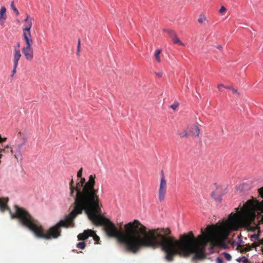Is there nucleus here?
<instances>
[{"label": "nucleus", "instance_id": "nucleus-5", "mask_svg": "<svg viewBox=\"0 0 263 263\" xmlns=\"http://www.w3.org/2000/svg\"><path fill=\"white\" fill-rule=\"evenodd\" d=\"M23 40L26 44V46L22 48V52L27 60L31 61L33 58V50L32 47L33 43V40Z\"/></svg>", "mask_w": 263, "mask_h": 263}, {"label": "nucleus", "instance_id": "nucleus-37", "mask_svg": "<svg viewBox=\"0 0 263 263\" xmlns=\"http://www.w3.org/2000/svg\"><path fill=\"white\" fill-rule=\"evenodd\" d=\"M10 152H11V153H13V150H12V149H10Z\"/></svg>", "mask_w": 263, "mask_h": 263}, {"label": "nucleus", "instance_id": "nucleus-8", "mask_svg": "<svg viewBox=\"0 0 263 263\" xmlns=\"http://www.w3.org/2000/svg\"><path fill=\"white\" fill-rule=\"evenodd\" d=\"M32 22L26 23L25 27L23 29V39L32 40L30 30L32 27Z\"/></svg>", "mask_w": 263, "mask_h": 263}, {"label": "nucleus", "instance_id": "nucleus-14", "mask_svg": "<svg viewBox=\"0 0 263 263\" xmlns=\"http://www.w3.org/2000/svg\"><path fill=\"white\" fill-rule=\"evenodd\" d=\"M236 261L239 262H242L243 263H250L249 259L245 256L237 258Z\"/></svg>", "mask_w": 263, "mask_h": 263}, {"label": "nucleus", "instance_id": "nucleus-13", "mask_svg": "<svg viewBox=\"0 0 263 263\" xmlns=\"http://www.w3.org/2000/svg\"><path fill=\"white\" fill-rule=\"evenodd\" d=\"M161 52H162L161 49H158L155 51V54H154L155 58L156 60L157 61V62L158 63H160L161 62V58L160 56V54L161 53Z\"/></svg>", "mask_w": 263, "mask_h": 263}, {"label": "nucleus", "instance_id": "nucleus-4", "mask_svg": "<svg viewBox=\"0 0 263 263\" xmlns=\"http://www.w3.org/2000/svg\"><path fill=\"white\" fill-rule=\"evenodd\" d=\"M258 198H262L261 201L252 197V199L248 200L243 206L250 210V211H253L257 216L260 217L261 215H263V186L258 189Z\"/></svg>", "mask_w": 263, "mask_h": 263}, {"label": "nucleus", "instance_id": "nucleus-11", "mask_svg": "<svg viewBox=\"0 0 263 263\" xmlns=\"http://www.w3.org/2000/svg\"><path fill=\"white\" fill-rule=\"evenodd\" d=\"M21 57V52L19 49L14 48V58H13V62L14 64L18 65V61Z\"/></svg>", "mask_w": 263, "mask_h": 263}, {"label": "nucleus", "instance_id": "nucleus-15", "mask_svg": "<svg viewBox=\"0 0 263 263\" xmlns=\"http://www.w3.org/2000/svg\"><path fill=\"white\" fill-rule=\"evenodd\" d=\"M91 236L93 237V239L95 242V244L99 243V241H100V237L95 233L94 231L93 234H92Z\"/></svg>", "mask_w": 263, "mask_h": 263}, {"label": "nucleus", "instance_id": "nucleus-30", "mask_svg": "<svg viewBox=\"0 0 263 263\" xmlns=\"http://www.w3.org/2000/svg\"><path fill=\"white\" fill-rule=\"evenodd\" d=\"M18 65H15L14 64V67H13V69L12 70V77L16 73V68H17V67Z\"/></svg>", "mask_w": 263, "mask_h": 263}, {"label": "nucleus", "instance_id": "nucleus-36", "mask_svg": "<svg viewBox=\"0 0 263 263\" xmlns=\"http://www.w3.org/2000/svg\"><path fill=\"white\" fill-rule=\"evenodd\" d=\"M252 245L253 248H255L256 247V245L255 243H253Z\"/></svg>", "mask_w": 263, "mask_h": 263}, {"label": "nucleus", "instance_id": "nucleus-24", "mask_svg": "<svg viewBox=\"0 0 263 263\" xmlns=\"http://www.w3.org/2000/svg\"><path fill=\"white\" fill-rule=\"evenodd\" d=\"M205 20H206V17H204V16H200V17L198 20V22L199 23L202 24Z\"/></svg>", "mask_w": 263, "mask_h": 263}, {"label": "nucleus", "instance_id": "nucleus-17", "mask_svg": "<svg viewBox=\"0 0 263 263\" xmlns=\"http://www.w3.org/2000/svg\"><path fill=\"white\" fill-rule=\"evenodd\" d=\"M178 135L181 137V138H184V137H189V135H188V133H187V132L186 130H185L183 132H182V133H180V132H179L178 133Z\"/></svg>", "mask_w": 263, "mask_h": 263}, {"label": "nucleus", "instance_id": "nucleus-21", "mask_svg": "<svg viewBox=\"0 0 263 263\" xmlns=\"http://www.w3.org/2000/svg\"><path fill=\"white\" fill-rule=\"evenodd\" d=\"M11 8L12 9V10L14 12H15L16 15H19V12L17 10V9H16V8L15 7L14 4V2H11Z\"/></svg>", "mask_w": 263, "mask_h": 263}, {"label": "nucleus", "instance_id": "nucleus-19", "mask_svg": "<svg viewBox=\"0 0 263 263\" xmlns=\"http://www.w3.org/2000/svg\"><path fill=\"white\" fill-rule=\"evenodd\" d=\"M222 255L224 257V258L228 261H230L232 259L231 255L226 252H224L222 254Z\"/></svg>", "mask_w": 263, "mask_h": 263}, {"label": "nucleus", "instance_id": "nucleus-33", "mask_svg": "<svg viewBox=\"0 0 263 263\" xmlns=\"http://www.w3.org/2000/svg\"><path fill=\"white\" fill-rule=\"evenodd\" d=\"M156 74L159 78L162 77V72L156 73Z\"/></svg>", "mask_w": 263, "mask_h": 263}, {"label": "nucleus", "instance_id": "nucleus-22", "mask_svg": "<svg viewBox=\"0 0 263 263\" xmlns=\"http://www.w3.org/2000/svg\"><path fill=\"white\" fill-rule=\"evenodd\" d=\"M228 89H230L232 90V92L234 93V94H235L237 96H240V93L239 92L237 91V89L234 88L233 87H228Z\"/></svg>", "mask_w": 263, "mask_h": 263}, {"label": "nucleus", "instance_id": "nucleus-23", "mask_svg": "<svg viewBox=\"0 0 263 263\" xmlns=\"http://www.w3.org/2000/svg\"><path fill=\"white\" fill-rule=\"evenodd\" d=\"M33 18L30 17V16L29 14L26 15V17L24 20V22L25 23L29 22L30 21L32 22Z\"/></svg>", "mask_w": 263, "mask_h": 263}, {"label": "nucleus", "instance_id": "nucleus-29", "mask_svg": "<svg viewBox=\"0 0 263 263\" xmlns=\"http://www.w3.org/2000/svg\"><path fill=\"white\" fill-rule=\"evenodd\" d=\"M217 87L219 89V90L220 91H222V88H228L227 87H226L225 86H224L223 84H219L218 86H217Z\"/></svg>", "mask_w": 263, "mask_h": 263}, {"label": "nucleus", "instance_id": "nucleus-20", "mask_svg": "<svg viewBox=\"0 0 263 263\" xmlns=\"http://www.w3.org/2000/svg\"><path fill=\"white\" fill-rule=\"evenodd\" d=\"M179 103L178 102H174V103L170 106V108L175 110L179 106Z\"/></svg>", "mask_w": 263, "mask_h": 263}, {"label": "nucleus", "instance_id": "nucleus-35", "mask_svg": "<svg viewBox=\"0 0 263 263\" xmlns=\"http://www.w3.org/2000/svg\"><path fill=\"white\" fill-rule=\"evenodd\" d=\"M20 44L19 43H18L17 44V47H15V48H18V49H20Z\"/></svg>", "mask_w": 263, "mask_h": 263}, {"label": "nucleus", "instance_id": "nucleus-9", "mask_svg": "<svg viewBox=\"0 0 263 263\" xmlns=\"http://www.w3.org/2000/svg\"><path fill=\"white\" fill-rule=\"evenodd\" d=\"M93 233V231L91 230H85L83 233H80L78 236L79 240H84L91 236Z\"/></svg>", "mask_w": 263, "mask_h": 263}, {"label": "nucleus", "instance_id": "nucleus-1", "mask_svg": "<svg viewBox=\"0 0 263 263\" xmlns=\"http://www.w3.org/2000/svg\"><path fill=\"white\" fill-rule=\"evenodd\" d=\"M80 178L76 184L72 178L69 182L70 195L73 197L76 192L73 209L81 214L85 213L96 226H104L107 235L124 244L128 252L137 254L143 248H158L161 233L165 231L163 228L148 229L135 219L124 225V232L119 230L112 221L100 215L99 191L95 188L96 175H90L87 181L84 177Z\"/></svg>", "mask_w": 263, "mask_h": 263}, {"label": "nucleus", "instance_id": "nucleus-31", "mask_svg": "<svg viewBox=\"0 0 263 263\" xmlns=\"http://www.w3.org/2000/svg\"><path fill=\"white\" fill-rule=\"evenodd\" d=\"M23 145L24 144H21L17 146V151L19 153H21V150Z\"/></svg>", "mask_w": 263, "mask_h": 263}, {"label": "nucleus", "instance_id": "nucleus-28", "mask_svg": "<svg viewBox=\"0 0 263 263\" xmlns=\"http://www.w3.org/2000/svg\"><path fill=\"white\" fill-rule=\"evenodd\" d=\"M257 219H259V223L262 224L263 223V214L261 215L260 217L257 216Z\"/></svg>", "mask_w": 263, "mask_h": 263}, {"label": "nucleus", "instance_id": "nucleus-39", "mask_svg": "<svg viewBox=\"0 0 263 263\" xmlns=\"http://www.w3.org/2000/svg\"><path fill=\"white\" fill-rule=\"evenodd\" d=\"M262 254H263V249L262 250Z\"/></svg>", "mask_w": 263, "mask_h": 263}, {"label": "nucleus", "instance_id": "nucleus-38", "mask_svg": "<svg viewBox=\"0 0 263 263\" xmlns=\"http://www.w3.org/2000/svg\"><path fill=\"white\" fill-rule=\"evenodd\" d=\"M14 157H15V158H17V155H16V154H15V155H14Z\"/></svg>", "mask_w": 263, "mask_h": 263}, {"label": "nucleus", "instance_id": "nucleus-27", "mask_svg": "<svg viewBox=\"0 0 263 263\" xmlns=\"http://www.w3.org/2000/svg\"><path fill=\"white\" fill-rule=\"evenodd\" d=\"M82 173H83V168H81L77 173V177L78 178H81L82 177Z\"/></svg>", "mask_w": 263, "mask_h": 263}, {"label": "nucleus", "instance_id": "nucleus-32", "mask_svg": "<svg viewBox=\"0 0 263 263\" xmlns=\"http://www.w3.org/2000/svg\"><path fill=\"white\" fill-rule=\"evenodd\" d=\"M216 260H217V263H224L222 259L220 257H218L216 259Z\"/></svg>", "mask_w": 263, "mask_h": 263}, {"label": "nucleus", "instance_id": "nucleus-25", "mask_svg": "<svg viewBox=\"0 0 263 263\" xmlns=\"http://www.w3.org/2000/svg\"><path fill=\"white\" fill-rule=\"evenodd\" d=\"M80 48H81V41L80 39H79L78 46H77V54H79V53L80 52Z\"/></svg>", "mask_w": 263, "mask_h": 263}, {"label": "nucleus", "instance_id": "nucleus-26", "mask_svg": "<svg viewBox=\"0 0 263 263\" xmlns=\"http://www.w3.org/2000/svg\"><path fill=\"white\" fill-rule=\"evenodd\" d=\"M226 11V8H225V7L224 6H221L219 11V13L221 14H223L224 13H225Z\"/></svg>", "mask_w": 263, "mask_h": 263}, {"label": "nucleus", "instance_id": "nucleus-7", "mask_svg": "<svg viewBox=\"0 0 263 263\" xmlns=\"http://www.w3.org/2000/svg\"><path fill=\"white\" fill-rule=\"evenodd\" d=\"M189 136H192L194 138H198L200 134V128L197 124H194L187 127Z\"/></svg>", "mask_w": 263, "mask_h": 263}, {"label": "nucleus", "instance_id": "nucleus-16", "mask_svg": "<svg viewBox=\"0 0 263 263\" xmlns=\"http://www.w3.org/2000/svg\"><path fill=\"white\" fill-rule=\"evenodd\" d=\"M238 248L240 250L241 252H246L251 250V248L249 246L247 248H244L241 246H238Z\"/></svg>", "mask_w": 263, "mask_h": 263}, {"label": "nucleus", "instance_id": "nucleus-34", "mask_svg": "<svg viewBox=\"0 0 263 263\" xmlns=\"http://www.w3.org/2000/svg\"><path fill=\"white\" fill-rule=\"evenodd\" d=\"M216 48H217V49H219V50H221V49H222V46H220V45H219V46H217V47H216Z\"/></svg>", "mask_w": 263, "mask_h": 263}, {"label": "nucleus", "instance_id": "nucleus-18", "mask_svg": "<svg viewBox=\"0 0 263 263\" xmlns=\"http://www.w3.org/2000/svg\"><path fill=\"white\" fill-rule=\"evenodd\" d=\"M86 247V244L84 241L79 242L77 244V247L82 250L84 249Z\"/></svg>", "mask_w": 263, "mask_h": 263}, {"label": "nucleus", "instance_id": "nucleus-10", "mask_svg": "<svg viewBox=\"0 0 263 263\" xmlns=\"http://www.w3.org/2000/svg\"><path fill=\"white\" fill-rule=\"evenodd\" d=\"M169 32L174 44H178L181 46H184V44L181 42L180 39L177 36L176 33L174 31L171 30Z\"/></svg>", "mask_w": 263, "mask_h": 263}, {"label": "nucleus", "instance_id": "nucleus-2", "mask_svg": "<svg viewBox=\"0 0 263 263\" xmlns=\"http://www.w3.org/2000/svg\"><path fill=\"white\" fill-rule=\"evenodd\" d=\"M236 210V212L231 213L222 225L209 226L206 228V233L202 229L201 234L197 238L191 231L187 234L180 235L178 240L171 236V231L169 228H163L165 231L161 233L158 248L160 247L165 253V258L168 261H173L175 255L185 257L191 254H194V259H201L205 257V248L209 243L212 245L219 244L230 232L237 231L241 228L253 233L249 235L251 240H259L260 224L259 219L257 223L255 222L256 214L243 205L240 211L239 208Z\"/></svg>", "mask_w": 263, "mask_h": 263}, {"label": "nucleus", "instance_id": "nucleus-3", "mask_svg": "<svg viewBox=\"0 0 263 263\" xmlns=\"http://www.w3.org/2000/svg\"><path fill=\"white\" fill-rule=\"evenodd\" d=\"M5 202L7 203V201ZM0 210L2 212H4L6 210H8L12 219H17L22 226L28 228L36 237L48 240L52 238L56 239L60 237L61 235V228H68L73 223V221L77 215L81 214L73 209L66 216L64 220H60L56 224L50 228L46 232H44L41 223L24 208L15 205L14 206V212L12 213L6 204V208L3 210L0 207Z\"/></svg>", "mask_w": 263, "mask_h": 263}, {"label": "nucleus", "instance_id": "nucleus-6", "mask_svg": "<svg viewBox=\"0 0 263 263\" xmlns=\"http://www.w3.org/2000/svg\"><path fill=\"white\" fill-rule=\"evenodd\" d=\"M166 190H167V183L165 178L164 177V174L162 172L160 183L159 185V191H158V199L160 202H162L164 200L165 195L166 194Z\"/></svg>", "mask_w": 263, "mask_h": 263}, {"label": "nucleus", "instance_id": "nucleus-12", "mask_svg": "<svg viewBox=\"0 0 263 263\" xmlns=\"http://www.w3.org/2000/svg\"><path fill=\"white\" fill-rule=\"evenodd\" d=\"M6 8L3 6L1 7L0 10V23L3 25L5 20L6 19Z\"/></svg>", "mask_w": 263, "mask_h": 263}]
</instances>
